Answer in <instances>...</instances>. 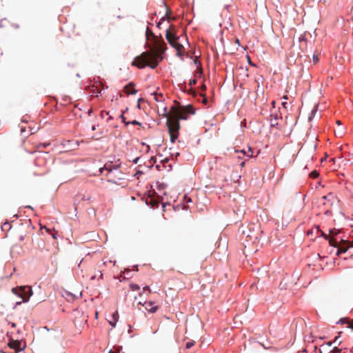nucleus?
<instances>
[{
  "mask_svg": "<svg viewBox=\"0 0 353 353\" xmlns=\"http://www.w3.org/2000/svg\"><path fill=\"white\" fill-rule=\"evenodd\" d=\"M13 294L18 295L22 299V302L28 301L30 297L32 294V288L30 286H20L13 288L12 289Z\"/></svg>",
  "mask_w": 353,
  "mask_h": 353,
  "instance_id": "5",
  "label": "nucleus"
},
{
  "mask_svg": "<svg viewBox=\"0 0 353 353\" xmlns=\"http://www.w3.org/2000/svg\"><path fill=\"white\" fill-rule=\"evenodd\" d=\"M165 37L170 45H172V43L175 40H178V37L174 33L172 32L170 29H168L165 33Z\"/></svg>",
  "mask_w": 353,
  "mask_h": 353,
  "instance_id": "10",
  "label": "nucleus"
},
{
  "mask_svg": "<svg viewBox=\"0 0 353 353\" xmlns=\"http://www.w3.org/2000/svg\"><path fill=\"white\" fill-rule=\"evenodd\" d=\"M91 92L93 96L97 97L98 94L100 93V91L97 87H94L92 89Z\"/></svg>",
  "mask_w": 353,
  "mask_h": 353,
  "instance_id": "23",
  "label": "nucleus"
},
{
  "mask_svg": "<svg viewBox=\"0 0 353 353\" xmlns=\"http://www.w3.org/2000/svg\"><path fill=\"white\" fill-rule=\"evenodd\" d=\"M138 160H139V158H137V159L134 161V163H137Z\"/></svg>",
  "mask_w": 353,
  "mask_h": 353,
  "instance_id": "47",
  "label": "nucleus"
},
{
  "mask_svg": "<svg viewBox=\"0 0 353 353\" xmlns=\"http://www.w3.org/2000/svg\"><path fill=\"white\" fill-rule=\"evenodd\" d=\"M196 83V79L190 80V85H195Z\"/></svg>",
  "mask_w": 353,
  "mask_h": 353,
  "instance_id": "35",
  "label": "nucleus"
},
{
  "mask_svg": "<svg viewBox=\"0 0 353 353\" xmlns=\"http://www.w3.org/2000/svg\"><path fill=\"white\" fill-rule=\"evenodd\" d=\"M169 12H170V10H169V11H167V12H166V14H167V15H168Z\"/></svg>",
  "mask_w": 353,
  "mask_h": 353,
  "instance_id": "55",
  "label": "nucleus"
},
{
  "mask_svg": "<svg viewBox=\"0 0 353 353\" xmlns=\"http://www.w3.org/2000/svg\"><path fill=\"white\" fill-rule=\"evenodd\" d=\"M194 109L190 105L182 108L176 106L171 107V115L166 121V125L168 128L172 143H174L175 140L178 138L180 129L179 120L187 119L188 114H194Z\"/></svg>",
  "mask_w": 353,
  "mask_h": 353,
  "instance_id": "2",
  "label": "nucleus"
},
{
  "mask_svg": "<svg viewBox=\"0 0 353 353\" xmlns=\"http://www.w3.org/2000/svg\"><path fill=\"white\" fill-rule=\"evenodd\" d=\"M342 243L343 244H348V245L347 247H343V245H339V248H338V251H337V254H340L341 253H344L349 248H352L353 247V241L352 242H349V241H341Z\"/></svg>",
  "mask_w": 353,
  "mask_h": 353,
  "instance_id": "9",
  "label": "nucleus"
},
{
  "mask_svg": "<svg viewBox=\"0 0 353 353\" xmlns=\"http://www.w3.org/2000/svg\"><path fill=\"white\" fill-rule=\"evenodd\" d=\"M194 345V342L193 341H188V342H187V343H186V344H185V347H186L187 349H190V348H191Z\"/></svg>",
  "mask_w": 353,
  "mask_h": 353,
  "instance_id": "27",
  "label": "nucleus"
},
{
  "mask_svg": "<svg viewBox=\"0 0 353 353\" xmlns=\"http://www.w3.org/2000/svg\"><path fill=\"white\" fill-rule=\"evenodd\" d=\"M103 264H104L105 265H107V261H105V262L103 263Z\"/></svg>",
  "mask_w": 353,
  "mask_h": 353,
  "instance_id": "53",
  "label": "nucleus"
},
{
  "mask_svg": "<svg viewBox=\"0 0 353 353\" xmlns=\"http://www.w3.org/2000/svg\"><path fill=\"white\" fill-rule=\"evenodd\" d=\"M163 19H164V18L163 17V18L160 20V21L157 23V27H158L159 28H160V26H161V21H163Z\"/></svg>",
  "mask_w": 353,
  "mask_h": 353,
  "instance_id": "36",
  "label": "nucleus"
},
{
  "mask_svg": "<svg viewBox=\"0 0 353 353\" xmlns=\"http://www.w3.org/2000/svg\"><path fill=\"white\" fill-rule=\"evenodd\" d=\"M201 90H202V91H205V90H206V87H205V85H203L201 86Z\"/></svg>",
  "mask_w": 353,
  "mask_h": 353,
  "instance_id": "38",
  "label": "nucleus"
},
{
  "mask_svg": "<svg viewBox=\"0 0 353 353\" xmlns=\"http://www.w3.org/2000/svg\"><path fill=\"white\" fill-rule=\"evenodd\" d=\"M92 109H90V110H88V114L90 115V114L92 113Z\"/></svg>",
  "mask_w": 353,
  "mask_h": 353,
  "instance_id": "45",
  "label": "nucleus"
},
{
  "mask_svg": "<svg viewBox=\"0 0 353 353\" xmlns=\"http://www.w3.org/2000/svg\"><path fill=\"white\" fill-rule=\"evenodd\" d=\"M49 145H50V143H41V144H39V145H37V148H41V147H42V148H46V147H47V146H48Z\"/></svg>",
  "mask_w": 353,
  "mask_h": 353,
  "instance_id": "30",
  "label": "nucleus"
},
{
  "mask_svg": "<svg viewBox=\"0 0 353 353\" xmlns=\"http://www.w3.org/2000/svg\"><path fill=\"white\" fill-rule=\"evenodd\" d=\"M143 306L147 311L151 313H154L158 310V306L154 305V303L152 301L145 302Z\"/></svg>",
  "mask_w": 353,
  "mask_h": 353,
  "instance_id": "8",
  "label": "nucleus"
},
{
  "mask_svg": "<svg viewBox=\"0 0 353 353\" xmlns=\"http://www.w3.org/2000/svg\"><path fill=\"white\" fill-rule=\"evenodd\" d=\"M207 102V99H203V103H206Z\"/></svg>",
  "mask_w": 353,
  "mask_h": 353,
  "instance_id": "49",
  "label": "nucleus"
},
{
  "mask_svg": "<svg viewBox=\"0 0 353 353\" xmlns=\"http://www.w3.org/2000/svg\"><path fill=\"white\" fill-rule=\"evenodd\" d=\"M235 43H236L238 46H240V41H239V39H235Z\"/></svg>",
  "mask_w": 353,
  "mask_h": 353,
  "instance_id": "37",
  "label": "nucleus"
},
{
  "mask_svg": "<svg viewBox=\"0 0 353 353\" xmlns=\"http://www.w3.org/2000/svg\"><path fill=\"white\" fill-rule=\"evenodd\" d=\"M143 101V99H141V98L139 99H138V103H139V104H140V103H141V101Z\"/></svg>",
  "mask_w": 353,
  "mask_h": 353,
  "instance_id": "40",
  "label": "nucleus"
},
{
  "mask_svg": "<svg viewBox=\"0 0 353 353\" xmlns=\"http://www.w3.org/2000/svg\"><path fill=\"white\" fill-rule=\"evenodd\" d=\"M261 232L259 230H254L253 224L247 227H242L241 230V243L244 245V252H255L257 249V244L259 241Z\"/></svg>",
  "mask_w": 353,
  "mask_h": 353,
  "instance_id": "3",
  "label": "nucleus"
},
{
  "mask_svg": "<svg viewBox=\"0 0 353 353\" xmlns=\"http://www.w3.org/2000/svg\"><path fill=\"white\" fill-rule=\"evenodd\" d=\"M327 344H328L329 345H332V342H329Z\"/></svg>",
  "mask_w": 353,
  "mask_h": 353,
  "instance_id": "54",
  "label": "nucleus"
},
{
  "mask_svg": "<svg viewBox=\"0 0 353 353\" xmlns=\"http://www.w3.org/2000/svg\"><path fill=\"white\" fill-rule=\"evenodd\" d=\"M52 238L56 239H57V236H56V234H52Z\"/></svg>",
  "mask_w": 353,
  "mask_h": 353,
  "instance_id": "44",
  "label": "nucleus"
},
{
  "mask_svg": "<svg viewBox=\"0 0 353 353\" xmlns=\"http://www.w3.org/2000/svg\"><path fill=\"white\" fill-rule=\"evenodd\" d=\"M44 228L46 230L47 232H50V229L47 228L46 227H44Z\"/></svg>",
  "mask_w": 353,
  "mask_h": 353,
  "instance_id": "46",
  "label": "nucleus"
},
{
  "mask_svg": "<svg viewBox=\"0 0 353 353\" xmlns=\"http://www.w3.org/2000/svg\"><path fill=\"white\" fill-rule=\"evenodd\" d=\"M321 200H322V203L323 205H327L328 206H332L334 204V202L335 201L336 198L332 193H329L328 194L322 196Z\"/></svg>",
  "mask_w": 353,
  "mask_h": 353,
  "instance_id": "6",
  "label": "nucleus"
},
{
  "mask_svg": "<svg viewBox=\"0 0 353 353\" xmlns=\"http://www.w3.org/2000/svg\"><path fill=\"white\" fill-rule=\"evenodd\" d=\"M153 94L154 96V99L156 101L160 102V101H164V97L162 94H161V93L158 94L157 92H154Z\"/></svg>",
  "mask_w": 353,
  "mask_h": 353,
  "instance_id": "17",
  "label": "nucleus"
},
{
  "mask_svg": "<svg viewBox=\"0 0 353 353\" xmlns=\"http://www.w3.org/2000/svg\"><path fill=\"white\" fill-rule=\"evenodd\" d=\"M244 205H240L234 209V212L239 216H242L244 213Z\"/></svg>",
  "mask_w": 353,
  "mask_h": 353,
  "instance_id": "15",
  "label": "nucleus"
},
{
  "mask_svg": "<svg viewBox=\"0 0 353 353\" xmlns=\"http://www.w3.org/2000/svg\"><path fill=\"white\" fill-rule=\"evenodd\" d=\"M316 232H321V236H323L326 240H329V243L330 245H332L333 247H337V242H336V239H334V237H331L329 239L328 235L325 234L323 231L320 230L319 227L316 228Z\"/></svg>",
  "mask_w": 353,
  "mask_h": 353,
  "instance_id": "11",
  "label": "nucleus"
},
{
  "mask_svg": "<svg viewBox=\"0 0 353 353\" xmlns=\"http://www.w3.org/2000/svg\"><path fill=\"white\" fill-rule=\"evenodd\" d=\"M130 288L133 291L138 290L140 289L139 285L135 283L130 284Z\"/></svg>",
  "mask_w": 353,
  "mask_h": 353,
  "instance_id": "24",
  "label": "nucleus"
},
{
  "mask_svg": "<svg viewBox=\"0 0 353 353\" xmlns=\"http://www.w3.org/2000/svg\"><path fill=\"white\" fill-rule=\"evenodd\" d=\"M134 83L130 82L123 88V91L127 94H135L137 92V90L134 89Z\"/></svg>",
  "mask_w": 353,
  "mask_h": 353,
  "instance_id": "7",
  "label": "nucleus"
},
{
  "mask_svg": "<svg viewBox=\"0 0 353 353\" xmlns=\"http://www.w3.org/2000/svg\"><path fill=\"white\" fill-rule=\"evenodd\" d=\"M20 239H21V240H23V236H21V237H20Z\"/></svg>",
  "mask_w": 353,
  "mask_h": 353,
  "instance_id": "56",
  "label": "nucleus"
},
{
  "mask_svg": "<svg viewBox=\"0 0 353 353\" xmlns=\"http://www.w3.org/2000/svg\"><path fill=\"white\" fill-rule=\"evenodd\" d=\"M270 125L272 127H275V126L278 125L277 116H275L274 117V119H271V120H270Z\"/></svg>",
  "mask_w": 353,
  "mask_h": 353,
  "instance_id": "21",
  "label": "nucleus"
},
{
  "mask_svg": "<svg viewBox=\"0 0 353 353\" xmlns=\"http://www.w3.org/2000/svg\"><path fill=\"white\" fill-rule=\"evenodd\" d=\"M338 233L339 231L335 228L330 230V234L332 236V237H334V236L336 235Z\"/></svg>",
  "mask_w": 353,
  "mask_h": 353,
  "instance_id": "26",
  "label": "nucleus"
},
{
  "mask_svg": "<svg viewBox=\"0 0 353 353\" xmlns=\"http://www.w3.org/2000/svg\"><path fill=\"white\" fill-rule=\"evenodd\" d=\"M137 107H138V108H139V109L141 108V107H140V104H139V103H138V104H137Z\"/></svg>",
  "mask_w": 353,
  "mask_h": 353,
  "instance_id": "50",
  "label": "nucleus"
},
{
  "mask_svg": "<svg viewBox=\"0 0 353 353\" xmlns=\"http://www.w3.org/2000/svg\"><path fill=\"white\" fill-rule=\"evenodd\" d=\"M313 61L314 63H316L319 61V58L317 56L314 55L313 57Z\"/></svg>",
  "mask_w": 353,
  "mask_h": 353,
  "instance_id": "34",
  "label": "nucleus"
},
{
  "mask_svg": "<svg viewBox=\"0 0 353 353\" xmlns=\"http://www.w3.org/2000/svg\"><path fill=\"white\" fill-rule=\"evenodd\" d=\"M152 48L151 52H144L139 56L134 58L132 65L139 68H143L146 65L154 69L157 67L159 62L162 61L161 54L165 51V43L163 39H159L154 36V39H151Z\"/></svg>",
  "mask_w": 353,
  "mask_h": 353,
  "instance_id": "1",
  "label": "nucleus"
},
{
  "mask_svg": "<svg viewBox=\"0 0 353 353\" xmlns=\"http://www.w3.org/2000/svg\"><path fill=\"white\" fill-rule=\"evenodd\" d=\"M154 36H155V35L154 34L152 31H151L148 28H147V30H146L147 39L149 40L150 37H152V39H154Z\"/></svg>",
  "mask_w": 353,
  "mask_h": 353,
  "instance_id": "20",
  "label": "nucleus"
},
{
  "mask_svg": "<svg viewBox=\"0 0 353 353\" xmlns=\"http://www.w3.org/2000/svg\"><path fill=\"white\" fill-rule=\"evenodd\" d=\"M118 319H119L118 312H115L112 314V320L109 321V323L112 327H115Z\"/></svg>",
  "mask_w": 353,
  "mask_h": 353,
  "instance_id": "14",
  "label": "nucleus"
},
{
  "mask_svg": "<svg viewBox=\"0 0 353 353\" xmlns=\"http://www.w3.org/2000/svg\"><path fill=\"white\" fill-rule=\"evenodd\" d=\"M245 163V161H243L242 163H241V167H244Z\"/></svg>",
  "mask_w": 353,
  "mask_h": 353,
  "instance_id": "42",
  "label": "nucleus"
},
{
  "mask_svg": "<svg viewBox=\"0 0 353 353\" xmlns=\"http://www.w3.org/2000/svg\"><path fill=\"white\" fill-rule=\"evenodd\" d=\"M143 290H144V291H145V290H150V288H149L148 286H145V287H144V288H143Z\"/></svg>",
  "mask_w": 353,
  "mask_h": 353,
  "instance_id": "39",
  "label": "nucleus"
},
{
  "mask_svg": "<svg viewBox=\"0 0 353 353\" xmlns=\"http://www.w3.org/2000/svg\"><path fill=\"white\" fill-rule=\"evenodd\" d=\"M283 98H284V99H288L287 96H284Z\"/></svg>",
  "mask_w": 353,
  "mask_h": 353,
  "instance_id": "52",
  "label": "nucleus"
},
{
  "mask_svg": "<svg viewBox=\"0 0 353 353\" xmlns=\"http://www.w3.org/2000/svg\"><path fill=\"white\" fill-rule=\"evenodd\" d=\"M120 350H121V348L119 347H114V348L110 350L108 353H119Z\"/></svg>",
  "mask_w": 353,
  "mask_h": 353,
  "instance_id": "25",
  "label": "nucleus"
},
{
  "mask_svg": "<svg viewBox=\"0 0 353 353\" xmlns=\"http://www.w3.org/2000/svg\"><path fill=\"white\" fill-rule=\"evenodd\" d=\"M121 163H119V160L116 162L108 161L105 163L104 166L100 168V172H103L104 170L108 171V174L110 175V178L108 179V182L115 183L116 181L114 178H117L118 179H121V172L119 170Z\"/></svg>",
  "mask_w": 353,
  "mask_h": 353,
  "instance_id": "4",
  "label": "nucleus"
},
{
  "mask_svg": "<svg viewBox=\"0 0 353 353\" xmlns=\"http://www.w3.org/2000/svg\"><path fill=\"white\" fill-rule=\"evenodd\" d=\"M161 115L165 117V118H167V121L168 120V118L170 117V115H171V112L170 113H168V110H167V108L165 107L163 109V113L161 114Z\"/></svg>",
  "mask_w": 353,
  "mask_h": 353,
  "instance_id": "19",
  "label": "nucleus"
},
{
  "mask_svg": "<svg viewBox=\"0 0 353 353\" xmlns=\"http://www.w3.org/2000/svg\"><path fill=\"white\" fill-rule=\"evenodd\" d=\"M336 123H337V124H339V125H341V121H336Z\"/></svg>",
  "mask_w": 353,
  "mask_h": 353,
  "instance_id": "48",
  "label": "nucleus"
},
{
  "mask_svg": "<svg viewBox=\"0 0 353 353\" xmlns=\"http://www.w3.org/2000/svg\"><path fill=\"white\" fill-rule=\"evenodd\" d=\"M248 60L249 63L251 64V59L249 56L248 57Z\"/></svg>",
  "mask_w": 353,
  "mask_h": 353,
  "instance_id": "43",
  "label": "nucleus"
},
{
  "mask_svg": "<svg viewBox=\"0 0 353 353\" xmlns=\"http://www.w3.org/2000/svg\"><path fill=\"white\" fill-rule=\"evenodd\" d=\"M340 321L342 323H347L348 325L347 327L353 330V321H351L350 320L347 319H341Z\"/></svg>",
  "mask_w": 353,
  "mask_h": 353,
  "instance_id": "18",
  "label": "nucleus"
},
{
  "mask_svg": "<svg viewBox=\"0 0 353 353\" xmlns=\"http://www.w3.org/2000/svg\"><path fill=\"white\" fill-rule=\"evenodd\" d=\"M8 346L10 348L14 349V350H17V351H19V350H22L21 343L20 341H19L11 340L8 343Z\"/></svg>",
  "mask_w": 353,
  "mask_h": 353,
  "instance_id": "12",
  "label": "nucleus"
},
{
  "mask_svg": "<svg viewBox=\"0 0 353 353\" xmlns=\"http://www.w3.org/2000/svg\"><path fill=\"white\" fill-rule=\"evenodd\" d=\"M129 123H132L133 125H140V126L141 125V123L140 122L136 121V120H134V121H132L131 122H129Z\"/></svg>",
  "mask_w": 353,
  "mask_h": 353,
  "instance_id": "32",
  "label": "nucleus"
},
{
  "mask_svg": "<svg viewBox=\"0 0 353 353\" xmlns=\"http://www.w3.org/2000/svg\"><path fill=\"white\" fill-rule=\"evenodd\" d=\"M146 150H147V152H148L150 150V145H146Z\"/></svg>",
  "mask_w": 353,
  "mask_h": 353,
  "instance_id": "41",
  "label": "nucleus"
},
{
  "mask_svg": "<svg viewBox=\"0 0 353 353\" xmlns=\"http://www.w3.org/2000/svg\"><path fill=\"white\" fill-rule=\"evenodd\" d=\"M342 352V350L340 348H338L337 347H334L332 350V353H341Z\"/></svg>",
  "mask_w": 353,
  "mask_h": 353,
  "instance_id": "29",
  "label": "nucleus"
},
{
  "mask_svg": "<svg viewBox=\"0 0 353 353\" xmlns=\"http://www.w3.org/2000/svg\"><path fill=\"white\" fill-rule=\"evenodd\" d=\"M63 296L68 301H72L77 297L75 294H73L69 292H65Z\"/></svg>",
  "mask_w": 353,
  "mask_h": 353,
  "instance_id": "16",
  "label": "nucleus"
},
{
  "mask_svg": "<svg viewBox=\"0 0 353 353\" xmlns=\"http://www.w3.org/2000/svg\"><path fill=\"white\" fill-rule=\"evenodd\" d=\"M171 46L176 50L178 55H182L183 46L181 43H179L177 40L174 41L172 45Z\"/></svg>",
  "mask_w": 353,
  "mask_h": 353,
  "instance_id": "13",
  "label": "nucleus"
},
{
  "mask_svg": "<svg viewBox=\"0 0 353 353\" xmlns=\"http://www.w3.org/2000/svg\"><path fill=\"white\" fill-rule=\"evenodd\" d=\"M120 118L122 119L123 122L125 123L126 125H128L130 123L125 121V118L123 115V113L120 115Z\"/></svg>",
  "mask_w": 353,
  "mask_h": 353,
  "instance_id": "31",
  "label": "nucleus"
},
{
  "mask_svg": "<svg viewBox=\"0 0 353 353\" xmlns=\"http://www.w3.org/2000/svg\"><path fill=\"white\" fill-rule=\"evenodd\" d=\"M92 130H95V127H94V126H92Z\"/></svg>",
  "mask_w": 353,
  "mask_h": 353,
  "instance_id": "51",
  "label": "nucleus"
},
{
  "mask_svg": "<svg viewBox=\"0 0 353 353\" xmlns=\"http://www.w3.org/2000/svg\"><path fill=\"white\" fill-rule=\"evenodd\" d=\"M339 336H336L334 341V343H337L339 345L341 343V341L339 339Z\"/></svg>",
  "mask_w": 353,
  "mask_h": 353,
  "instance_id": "33",
  "label": "nucleus"
},
{
  "mask_svg": "<svg viewBox=\"0 0 353 353\" xmlns=\"http://www.w3.org/2000/svg\"><path fill=\"white\" fill-rule=\"evenodd\" d=\"M310 177L315 179L318 177L319 173L316 170H314L310 174Z\"/></svg>",
  "mask_w": 353,
  "mask_h": 353,
  "instance_id": "28",
  "label": "nucleus"
},
{
  "mask_svg": "<svg viewBox=\"0 0 353 353\" xmlns=\"http://www.w3.org/2000/svg\"><path fill=\"white\" fill-rule=\"evenodd\" d=\"M242 152L243 153L244 155H247L248 157H252L253 154V152L250 148H249L248 152L243 150Z\"/></svg>",
  "mask_w": 353,
  "mask_h": 353,
  "instance_id": "22",
  "label": "nucleus"
}]
</instances>
